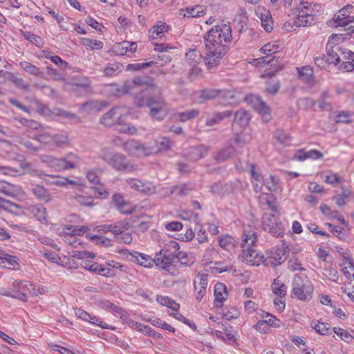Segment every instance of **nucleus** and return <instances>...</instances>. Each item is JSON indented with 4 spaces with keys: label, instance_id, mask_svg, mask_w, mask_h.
<instances>
[{
    "label": "nucleus",
    "instance_id": "1",
    "mask_svg": "<svg viewBox=\"0 0 354 354\" xmlns=\"http://www.w3.org/2000/svg\"><path fill=\"white\" fill-rule=\"evenodd\" d=\"M232 28L227 24L212 27L204 36L206 53L204 61L208 68L216 66L227 51V44L232 41Z\"/></svg>",
    "mask_w": 354,
    "mask_h": 354
},
{
    "label": "nucleus",
    "instance_id": "2",
    "mask_svg": "<svg viewBox=\"0 0 354 354\" xmlns=\"http://www.w3.org/2000/svg\"><path fill=\"white\" fill-rule=\"evenodd\" d=\"M113 91L122 95L136 94V102L139 106H147L150 109L151 115L155 114L154 93L155 88L152 78L137 76L133 80L125 81L122 85L113 84Z\"/></svg>",
    "mask_w": 354,
    "mask_h": 354
},
{
    "label": "nucleus",
    "instance_id": "3",
    "mask_svg": "<svg viewBox=\"0 0 354 354\" xmlns=\"http://www.w3.org/2000/svg\"><path fill=\"white\" fill-rule=\"evenodd\" d=\"M256 241V232L250 227L245 228L241 237L242 252L239 254V259L248 265L258 266L263 262V254L250 248Z\"/></svg>",
    "mask_w": 354,
    "mask_h": 354
},
{
    "label": "nucleus",
    "instance_id": "4",
    "mask_svg": "<svg viewBox=\"0 0 354 354\" xmlns=\"http://www.w3.org/2000/svg\"><path fill=\"white\" fill-rule=\"evenodd\" d=\"M315 5L308 2H301L294 10L293 24L297 27H307L315 24V17L319 10L316 9Z\"/></svg>",
    "mask_w": 354,
    "mask_h": 354
},
{
    "label": "nucleus",
    "instance_id": "5",
    "mask_svg": "<svg viewBox=\"0 0 354 354\" xmlns=\"http://www.w3.org/2000/svg\"><path fill=\"white\" fill-rule=\"evenodd\" d=\"M123 149L130 156L142 158L153 153V147L135 139H130L122 144Z\"/></svg>",
    "mask_w": 354,
    "mask_h": 354
},
{
    "label": "nucleus",
    "instance_id": "6",
    "mask_svg": "<svg viewBox=\"0 0 354 354\" xmlns=\"http://www.w3.org/2000/svg\"><path fill=\"white\" fill-rule=\"evenodd\" d=\"M281 48L279 44L268 43L262 46L260 49V52L263 54H266V56L254 59L252 62H250V63L261 66L266 65H270L271 66H275V64L278 63L276 57H273L271 59L270 56L279 53Z\"/></svg>",
    "mask_w": 354,
    "mask_h": 354
},
{
    "label": "nucleus",
    "instance_id": "7",
    "mask_svg": "<svg viewBox=\"0 0 354 354\" xmlns=\"http://www.w3.org/2000/svg\"><path fill=\"white\" fill-rule=\"evenodd\" d=\"M171 27L166 22L162 21H156V52L164 53L168 49H172L173 47L166 43H162L169 39L168 35H170Z\"/></svg>",
    "mask_w": 354,
    "mask_h": 354
},
{
    "label": "nucleus",
    "instance_id": "8",
    "mask_svg": "<svg viewBox=\"0 0 354 354\" xmlns=\"http://www.w3.org/2000/svg\"><path fill=\"white\" fill-rule=\"evenodd\" d=\"M262 227L274 236H282L284 228L282 223L274 214L265 213L262 216Z\"/></svg>",
    "mask_w": 354,
    "mask_h": 354
},
{
    "label": "nucleus",
    "instance_id": "9",
    "mask_svg": "<svg viewBox=\"0 0 354 354\" xmlns=\"http://www.w3.org/2000/svg\"><path fill=\"white\" fill-rule=\"evenodd\" d=\"M292 290V297L301 301H308L312 298L313 288L310 283H304L300 277H295Z\"/></svg>",
    "mask_w": 354,
    "mask_h": 354
},
{
    "label": "nucleus",
    "instance_id": "10",
    "mask_svg": "<svg viewBox=\"0 0 354 354\" xmlns=\"http://www.w3.org/2000/svg\"><path fill=\"white\" fill-rule=\"evenodd\" d=\"M32 284L27 281L15 280L11 290H7L4 295L26 301L31 293Z\"/></svg>",
    "mask_w": 354,
    "mask_h": 354
},
{
    "label": "nucleus",
    "instance_id": "11",
    "mask_svg": "<svg viewBox=\"0 0 354 354\" xmlns=\"http://www.w3.org/2000/svg\"><path fill=\"white\" fill-rule=\"evenodd\" d=\"M129 111L125 107L115 106L104 113L100 118V122L106 127H112L121 122L123 118H127Z\"/></svg>",
    "mask_w": 354,
    "mask_h": 354
},
{
    "label": "nucleus",
    "instance_id": "12",
    "mask_svg": "<svg viewBox=\"0 0 354 354\" xmlns=\"http://www.w3.org/2000/svg\"><path fill=\"white\" fill-rule=\"evenodd\" d=\"M245 101L261 115L264 122H266L270 120V109L259 96L249 95L245 97Z\"/></svg>",
    "mask_w": 354,
    "mask_h": 354
},
{
    "label": "nucleus",
    "instance_id": "13",
    "mask_svg": "<svg viewBox=\"0 0 354 354\" xmlns=\"http://www.w3.org/2000/svg\"><path fill=\"white\" fill-rule=\"evenodd\" d=\"M109 165L117 171H133L138 166L131 162L127 157L120 153H115Z\"/></svg>",
    "mask_w": 354,
    "mask_h": 354
},
{
    "label": "nucleus",
    "instance_id": "14",
    "mask_svg": "<svg viewBox=\"0 0 354 354\" xmlns=\"http://www.w3.org/2000/svg\"><path fill=\"white\" fill-rule=\"evenodd\" d=\"M285 251L283 248H272L263 255V264L270 266H276L281 264L286 261Z\"/></svg>",
    "mask_w": 354,
    "mask_h": 354
},
{
    "label": "nucleus",
    "instance_id": "15",
    "mask_svg": "<svg viewBox=\"0 0 354 354\" xmlns=\"http://www.w3.org/2000/svg\"><path fill=\"white\" fill-rule=\"evenodd\" d=\"M32 171V165L22 161L19 168L0 165V174L7 176H19Z\"/></svg>",
    "mask_w": 354,
    "mask_h": 354
},
{
    "label": "nucleus",
    "instance_id": "16",
    "mask_svg": "<svg viewBox=\"0 0 354 354\" xmlns=\"http://www.w3.org/2000/svg\"><path fill=\"white\" fill-rule=\"evenodd\" d=\"M80 161L81 158L77 154L69 153L59 158V171L75 169Z\"/></svg>",
    "mask_w": 354,
    "mask_h": 354
},
{
    "label": "nucleus",
    "instance_id": "17",
    "mask_svg": "<svg viewBox=\"0 0 354 354\" xmlns=\"http://www.w3.org/2000/svg\"><path fill=\"white\" fill-rule=\"evenodd\" d=\"M207 286V274H199L194 281L195 296L198 301H201L206 294Z\"/></svg>",
    "mask_w": 354,
    "mask_h": 354
},
{
    "label": "nucleus",
    "instance_id": "18",
    "mask_svg": "<svg viewBox=\"0 0 354 354\" xmlns=\"http://www.w3.org/2000/svg\"><path fill=\"white\" fill-rule=\"evenodd\" d=\"M0 192L12 198H20L24 196V193L19 185L5 182H0Z\"/></svg>",
    "mask_w": 354,
    "mask_h": 354
},
{
    "label": "nucleus",
    "instance_id": "19",
    "mask_svg": "<svg viewBox=\"0 0 354 354\" xmlns=\"http://www.w3.org/2000/svg\"><path fill=\"white\" fill-rule=\"evenodd\" d=\"M137 48L138 44L136 42L123 41L114 44L112 47V51L118 55H124L128 53H135Z\"/></svg>",
    "mask_w": 354,
    "mask_h": 354
},
{
    "label": "nucleus",
    "instance_id": "20",
    "mask_svg": "<svg viewBox=\"0 0 354 354\" xmlns=\"http://www.w3.org/2000/svg\"><path fill=\"white\" fill-rule=\"evenodd\" d=\"M351 8V6L347 5L339 10L338 14L334 16L333 19V24H331V26L335 27H346L348 26L352 22V19L347 15L346 11Z\"/></svg>",
    "mask_w": 354,
    "mask_h": 354
},
{
    "label": "nucleus",
    "instance_id": "21",
    "mask_svg": "<svg viewBox=\"0 0 354 354\" xmlns=\"http://www.w3.org/2000/svg\"><path fill=\"white\" fill-rule=\"evenodd\" d=\"M160 250L158 252V255L170 257L171 259H175L178 250L180 249V246L178 243L174 241L169 240L167 243H164L163 245H161ZM158 253L156 252V256Z\"/></svg>",
    "mask_w": 354,
    "mask_h": 354
},
{
    "label": "nucleus",
    "instance_id": "22",
    "mask_svg": "<svg viewBox=\"0 0 354 354\" xmlns=\"http://www.w3.org/2000/svg\"><path fill=\"white\" fill-rule=\"evenodd\" d=\"M174 259L170 257L160 256L156 258V267L168 272L172 276L177 274L176 266L173 264Z\"/></svg>",
    "mask_w": 354,
    "mask_h": 354
},
{
    "label": "nucleus",
    "instance_id": "23",
    "mask_svg": "<svg viewBox=\"0 0 354 354\" xmlns=\"http://www.w3.org/2000/svg\"><path fill=\"white\" fill-rule=\"evenodd\" d=\"M256 14L261 20V24L264 30L269 32L272 30L273 21L271 19V15L269 10L264 8L259 7Z\"/></svg>",
    "mask_w": 354,
    "mask_h": 354
},
{
    "label": "nucleus",
    "instance_id": "24",
    "mask_svg": "<svg viewBox=\"0 0 354 354\" xmlns=\"http://www.w3.org/2000/svg\"><path fill=\"white\" fill-rule=\"evenodd\" d=\"M220 95L218 89H205L195 93V100L197 103L202 104L207 100H212Z\"/></svg>",
    "mask_w": 354,
    "mask_h": 354
},
{
    "label": "nucleus",
    "instance_id": "25",
    "mask_svg": "<svg viewBox=\"0 0 354 354\" xmlns=\"http://www.w3.org/2000/svg\"><path fill=\"white\" fill-rule=\"evenodd\" d=\"M81 267L92 272L97 273L103 276H106L110 273V269H106L103 268L102 265L91 261H83L81 263Z\"/></svg>",
    "mask_w": 354,
    "mask_h": 354
},
{
    "label": "nucleus",
    "instance_id": "26",
    "mask_svg": "<svg viewBox=\"0 0 354 354\" xmlns=\"http://www.w3.org/2000/svg\"><path fill=\"white\" fill-rule=\"evenodd\" d=\"M299 79L306 84L309 85L315 84V77L313 71L309 66H303L301 68H297Z\"/></svg>",
    "mask_w": 354,
    "mask_h": 354
},
{
    "label": "nucleus",
    "instance_id": "27",
    "mask_svg": "<svg viewBox=\"0 0 354 354\" xmlns=\"http://www.w3.org/2000/svg\"><path fill=\"white\" fill-rule=\"evenodd\" d=\"M0 75H3L4 77L9 79L18 88L25 91L30 90V84L26 82L22 78L17 77L14 73L8 71H3V70H1L0 71Z\"/></svg>",
    "mask_w": 354,
    "mask_h": 354
},
{
    "label": "nucleus",
    "instance_id": "28",
    "mask_svg": "<svg viewBox=\"0 0 354 354\" xmlns=\"http://www.w3.org/2000/svg\"><path fill=\"white\" fill-rule=\"evenodd\" d=\"M214 303L216 306H218V304H222L227 298V288L224 283H216L214 286Z\"/></svg>",
    "mask_w": 354,
    "mask_h": 354
},
{
    "label": "nucleus",
    "instance_id": "29",
    "mask_svg": "<svg viewBox=\"0 0 354 354\" xmlns=\"http://www.w3.org/2000/svg\"><path fill=\"white\" fill-rule=\"evenodd\" d=\"M208 151V148L203 145H200L190 149L187 156L191 161H197L205 157Z\"/></svg>",
    "mask_w": 354,
    "mask_h": 354
},
{
    "label": "nucleus",
    "instance_id": "30",
    "mask_svg": "<svg viewBox=\"0 0 354 354\" xmlns=\"http://www.w3.org/2000/svg\"><path fill=\"white\" fill-rule=\"evenodd\" d=\"M259 200L261 206L266 205L268 209H270L274 212H277L275 198L272 194L261 193L259 197Z\"/></svg>",
    "mask_w": 354,
    "mask_h": 354
},
{
    "label": "nucleus",
    "instance_id": "31",
    "mask_svg": "<svg viewBox=\"0 0 354 354\" xmlns=\"http://www.w3.org/2000/svg\"><path fill=\"white\" fill-rule=\"evenodd\" d=\"M105 106V104L99 101H88L82 104L80 109L82 111L87 113L99 112Z\"/></svg>",
    "mask_w": 354,
    "mask_h": 354
},
{
    "label": "nucleus",
    "instance_id": "32",
    "mask_svg": "<svg viewBox=\"0 0 354 354\" xmlns=\"http://www.w3.org/2000/svg\"><path fill=\"white\" fill-rule=\"evenodd\" d=\"M235 148L227 143V146L218 151L215 156L214 159L217 162H224L230 158L235 153Z\"/></svg>",
    "mask_w": 354,
    "mask_h": 354
},
{
    "label": "nucleus",
    "instance_id": "33",
    "mask_svg": "<svg viewBox=\"0 0 354 354\" xmlns=\"http://www.w3.org/2000/svg\"><path fill=\"white\" fill-rule=\"evenodd\" d=\"M70 144L68 133L62 131L58 133L53 134V145L57 147L67 146Z\"/></svg>",
    "mask_w": 354,
    "mask_h": 354
},
{
    "label": "nucleus",
    "instance_id": "34",
    "mask_svg": "<svg viewBox=\"0 0 354 354\" xmlns=\"http://www.w3.org/2000/svg\"><path fill=\"white\" fill-rule=\"evenodd\" d=\"M30 212L39 221L47 223V212L46 208L41 205H36L30 207Z\"/></svg>",
    "mask_w": 354,
    "mask_h": 354
},
{
    "label": "nucleus",
    "instance_id": "35",
    "mask_svg": "<svg viewBox=\"0 0 354 354\" xmlns=\"http://www.w3.org/2000/svg\"><path fill=\"white\" fill-rule=\"evenodd\" d=\"M232 115V111H225L223 112L216 113L212 118H208L206 120L205 124L208 127H212L216 124H218L224 118L230 117Z\"/></svg>",
    "mask_w": 354,
    "mask_h": 354
},
{
    "label": "nucleus",
    "instance_id": "36",
    "mask_svg": "<svg viewBox=\"0 0 354 354\" xmlns=\"http://www.w3.org/2000/svg\"><path fill=\"white\" fill-rule=\"evenodd\" d=\"M0 265L6 268L14 269L18 266L16 257L6 253H0Z\"/></svg>",
    "mask_w": 354,
    "mask_h": 354
},
{
    "label": "nucleus",
    "instance_id": "37",
    "mask_svg": "<svg viewBox=\"0 0 354 354\" xmlns=\"http://www.w3.org/2000/svg\"><path fill=\"white\" fill-rule=\"evenodd\" d=\"M194 189V186L192 184H183L174 187L168 193L169 194H175L180 196H185L188 195Z\"/></svg>",
    "mask_w": 354,
    "mask_h": 354
},
{
    "label": "nucleus",
    "instance_id": "38",
    "mask_svg": "<svg viewBox=\"0 0 354 354\" xmlns=\"http://www.w3.org/2000/svg\"><path fill=\"white\" fill-rule=\"evenodd\" d=\"M156 120H162L167 115L169 111L168 105L161 97L156 98Z\"/></svg>",
    "mask_w": 354,
    "mask_h": 354
},
{
    "label": "nucleus",
    "instance_id": "39",
    "mask_svg": "<svg viewBox=\"0 0 354 354\" xmlns=\"http://www.w3.org/2000/svg\"><path fill=\"white\" fill-rule=\"evenodd\" d=\"M20 68L24 70L25 72L28 73L30 75L43 77L44 73L40 71V69L33 65L32 63L23 61L19 63Z\"/></svg>",
    "mask_w": 354,
    "mask_h": 354
},
{
    "label": "nucleus",
    "instance_id": "40",
    "mask_svg": "<svg viewBox=\"0 0 354 354\" xmlns=\"http://www.w3.org/2000/svg\"><path fill=\"white\" fill-rule=\"evenodd\" d=\"M199 115V111L197 109L187 110L183 112H178L175 114L176 120L181 122L192 120L198 117Z\"/></svg>",
    "mask_w": 354,
    "mask_h": 354
},
{
    "label": "nucleus",
    "instance_id": "41",
    "mask_svg": "<svg viewBox=\"0 0 354 354\" xmlns=\"http://www.w3.org/2000/svg\"><path fill=\"white\" fill-rule=\"evenodd\" d=\"M126 118H123L121 122H117L118 127L117 130L122 133H125L127 135H136L138 131L137 128L131 124L124 123V119Z\"/></svg>",
    "mask_w": 354,
    "mask_h": 354
},
{
    "label": "nucleus",
    "instance_id": "42",
    "mask_svg": "<svg viewBox=\"0 0 354 354\" xmlns=\"http://www.w3.org/2000/svg\"><path fill=\"white\" fill-rule=\"evenodd\" d=\"M39 159L41 162L48 167L53 169L56 171H59V158L50 155H40Z\"/></svg>",
    "mask_w": 354,
    "mask_h": 354
},
{
    "label": "nucleus",
    "instance_id": "43",
    "mask_svg": "<svg viewBox=\"0 0 354 354\" xmlns=\"http://www.w3.org/2000/svg\"><path fill=\"white\" fill-rule=\"evenodd\" d=\"M272 290L275 295L279 298L285 297L287 292L286 286L278 278L274 279L272 284Z\"/></svg>",
    "mask_w": 354,
    "mask_h": 354
},
{
    "label": "nucleus",
    "instance_id": "44",
    "mask_svg": "<svg viewBox=\"0 0 354 354\" xmlns=\"http://www.w3.org/2000/svg\"><path fill=\"white\" fill-rule=\"evenodd\" d=\"M32 192L38 200L48 203L50 201V196L48 190L41 185H35L32 188Z\"/></svg>",
    "mask_w": 354,
    "mask_h": 354
},
{
    "label": "nucleus",
    "instance_id": "45",
    "mask_svg": "<svg viewBox=\"0 0 354 354\" xmlns=\"http://www.w3.org/2000/svg\"><path fill=\"white\" fill-rule=\"evenodd\" d=\"M274 138L280 145H288L292 141L291 136L282 129H277L274 133Z\"/></svg>",
    "mask_w": 354,
    "mask_h": 354
},
{
    "label": "nucleus",
    "instance_id": "46",
    "mask_svg": "<svg viewBox=\"0 0 354 354\" xmlns=\"http://www.w3.org/2000/svg\"><path fill=\"white\" fill-rule=\"evenodd\" d=\"M228 187L227 184L217 182L210 186L209 191L212 194L221 196L230 192Z\"/></svg>",
    "mask_w": 354,
    "mask_h": 354
},
{
    "label": "nucleus",
    "instance_id": "47",
    "mask_svg": "<svg viewBox=\"0 0 354 354\" xmlns=\"http://www.w3.org/2000/svg\"><path fill=\"white\" fill-rule=\"evenodd\" d=\"M250 120L249 113L243 109H240L234 113V122L241 126H245Z\"/></svg>",
    "mask_w": 354,
    "mask_h": 354
},
{
    "label": "nucleus",
    "instance_id": "48",
    "mask_svg": "<svg viewBox=\"0 0 354 354\" xmlns=\"http://www.w3.org/2000/svg\"><path fill=\"white\" fill-rule=\"evenodd\" d=\"M353 115L352 112L348 111H341L333 113V120L337 123H350L351 117Z\"/></svg>",
    "mask_w": 354,
    "mask_h": 354
},
{
    "label": "nucleus",
    "instance_id": "49",
    "mask_svg": "<svg viewBox=\"0 0 354 354\" xmlns=\"http://www.w3.org/2000/svg\"><path fill=\"white\" fill-rule=\"evenodd\" d=\"M134 257L135 261L145 268H152L155 263V260L153 259L151 257L142 253H138L137 256H135Z\"/></svg>",
    "mask_w": 354,
    "mask_h": 354
},
{
    "label": "nucleus",
    "instance_id": "50",
    "mask_svg": "<svg viewBox=\"0 0 354 354\" xmlns=\"http://www.w3.org/2000/svg\"><path fill=\"white\" fill-rule=\"evenodd\" d=\"M342 266V271L345 276V277L350 280V279H354V264L353 262L351 260H346L345 262H344L342 264H341Z\"/></svg>",
    "mask_w": 354,
    "mask_h": 354
},
{
    "label": "nucleus",
    "instance_id": "51",
    "mask_svg": "<svg viewBox=\"0 0 354 354\" xmlns=\"http://www.w3.org/2000/svg\"><path fill=\"white\" fill-rule=\"evenodd\" d=\"M202 55L196 48L190 49L186 53L187 61L190 65H197L201 60Z\"/></svg>",
    "mask_w": 354,
    "mask_h": 354
},
{
    "label": "nucleus",
    "instance_id": "52",
    "mask_svg": "<svg viewBox=\"0 0 354 354\" xmlns=\"http://www.w3.org/2000/svg\"><path fill=\"white\" fill-rule=\"evenodd\" d=\"M81 43L89 50H99L104 46L101 41L89 38H82Z\"/></svg>",
    "mask_w": 354,
    "mask_h": 354
},
{
    "label": "nucleus",
    "instance_id": "53",
    "mask_svg": "<svg viewBox=\"0 0 354 354\" xmlns=\"http://www.w3.org/2000/svg\"><path fill=\"white\" fill-rule=\"evenodd\" d=\"M156 301L162 306H167L174 311H177L180 308V305L174 300L168 297L159 296L156 297Z\"/></svg>",
    "mask_w": 354,
    "mask_h": 354
},
{
    "label": "nucleus",
    "instance_id": "54",
    "mask_svg": "<svg viewBox=\"0 0 354 354\" xmlns=\"http://www.w3.org/2000/svg\"><path fill=\"white\" fill-rule=\"evenodd\" d=\"M185 11L186 13H185L184 15L187 17H199L205 14V10L203 6L200 5L187 8Z\"/></svg>",
    "mask_w": 354,
    "mask_h": 354
},
{
    "label": "nucleus",
    "instance_id": "55",
    "mask_svg": "<svg viewBox=\"0 0 354 354\" xmlns=\"http://www.w3.org/2000/svg\"><path fill=\"white\" fill-rule=\"evenodd\" d=\"M218 243L222 248L230 250L236 245V241L231 236L226 235L219 238Z\"/></svg>",
    "mask_w": 354,
    "mask_h": 354
},
{
    "label": "nucleus",
    "instance_id": "56",
    "mask_svg": "<svg viewBox=\"0 0 354 354\" xmlns=\"http://www.w3.org/2000/svg\"><path fill=\"white\" fill-rule=\"evenodd\" d=\"M348 38H349L348 33L333 34L330 35V39L326 44V49H328L329 48H333V45H337L339 42L343 41L345 39H347Z\"/></svg>",
    "mask_w": 354,
    "mask_h": 354
},
{
    "label": "nucleus",
    "instance_id": "57",
    "mask_svg": "<svg viewBox=\"0 0 354 354\" xmlns=\"http://www.w3.org/2000/svg\"><path fill=\"white\" fill-rule=\"evenodd\" d=\"M171 147V141L167 137H162L159 138V140H156V148L158 153H162L167 151Z\"/></svg>",
    "mask_w": 354,
    "mask_h": 354
},
{
    "label": "nucleus",
    "instance_id": "58",
    "mask_svg": "<svg viewBox=\"0 0 354 354\" xmlns=\"http://www.w3.org/2000/svg\"><path fill=\"white\" fill-rule=\"evenodd\" d=\"M112 227L113 234H114L117 237L120 234L127 231L129 228L130 225L127 221L124 220L112 224Z\"/></svg>",
    "mask_w": 354,
    "mask_h": 354
},
{
    "label": "nucleus",
    "instance_id": "59",
    "mask_svg": "<svg viewBox=\"0 0 354 354\" xmlns=\"http://www.w3.org/2000/svg\"><path fill=\"white\" fill-rule=\"evenodd\" d=\"M249 141H250V139H249L248 136H247L244 134H241V135H237L234 139H231L228 142V144L232 145L234 148H235V146L237 147H242L248 143Z\"/></svg>",
    "mask_w": 354,
    "mask_h": 354
},
{
    "label": "nucleus",
    "instance_id": "60",
    "mask_svg": "<svg viewBox=\"0 0 354 354\" xmlns=\"http://www.w3.org/2000/svg\"><path fill=\"white\" fill-rule=\"evenodd\" d=\"M74 201L80 205L91 207L93 205L92 196L76 194L73 197Z\"/></svg>",
    "mask_w": 354,
    "mask_h": 354
},
{
    "label": "nucleus",
    "instance_id": "61",
    "mask_svg": "<svg viewBox=\"0 0 354 354\" xmlns=\"http://www.w3.org/2000/svg\"><path fill=\"white\" fill-rule=\"evenodd\" d=\"M168 49L166 52H156V66H162L164 64L169 63L171 60V55L169 53Z\"/></svg>",
    "mask_w": 354,
    "mask_h": 354
},
{
    "label": "nucleus",
    "instance_id": "62",
    "mask_svg": "<svg viewBox=\"0 0 354 354\" xmlns=\"http://www.w3.org/2000/svg\"><path fill=\"white\" fill-rule=\"evenodd\" d=\"M31 103L35 110L40 114L44 115H49L51 114V111L49 109L48 106L40 102L39 100L36 99H33L31 101Z\"/></svg>",
    "mask_w": 354,
    "mask_h": 354
},
{
    "label": "nucleus",
    "instance_id": "63",
    "mask_svg": "<svg viewBox=\"0 0 354 354\" xmlns=\"http://www.w3.org/2000/svg\"><path fill=\"white\" fill-rule=\"evenodd\" d=\"M316 104V101L310 97H304L297 100V106L300 109H308Z\"/></svg>",
    "mask_w": 354,
    "mask_h": 354
},
{
    "label": "nucleus",
    "instance_id": "64",
    "mask_svg": "<svg viewBox=\"0 0 354 354\" xmlns=\"http://www.w3.org/2000/svg\"><path fill=\"white\" fill-rule=\"evenodd\" d=\"M69 85L87 88L90 86V81L84 77H76L73 78Z\"/></svg>",
    "mask_w": 354,
    "mask_h": 354
}]
</instances>
